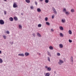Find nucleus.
Here are the masks:
<instances>
[{
    "label": "nucleus",
    "instance_id": "1",
    "mask_svg": "<svg viewBox=\"0 0 76 76\" xmlns=\"http://www.w3.org/2000/svg\"><path fill=\"white\" fill-rule=\"evenodd\" d=\"M52 10L53 12V13H54V14H55V15H57V12L56 11V9H55L54 7H52Z\"/></svg>",
    "mask_w": 76,
    "mask_h": 76
},
{
    "label": "nucleus",
    "instance_id": "2",
    "mask_svg": "<svg viewBox=\"0 0 76 76\" xmlns=\"http://www.w3.org/2000/svg\"><path fill=\"white\" fill-rule=\"evenodd\" d=\"M0 25H4V22L2 20H0Z\"/></svg>",
    "mask_w": 76,
    "mask_h": 76
},
{
    "label": "nucleus",
    "instance_id": "3",
    "mask_svg": "<svg viewBox=\"0 0 76 76\" xmlns=\"http://www.w3.org/2000/svg\"><path fill=\"white\" fill-rule=\"evenodd\" d=\"M64 63V61L62 60H60L59 62H58V64L59 65H61L62 63Z\"/></svg>",
    "mask_w": 76,
    "mask_h": 76
},
{
    "label": "nucleus",
    "instance_id": "4",
    "mask_svg": "<svg viewBox=\"0 0 76 76\" xmlns=\"http://www.w3.org/2000/svg\"><path fill=\"white\" fill-rule=\"evenodd\" d=\"M18 7V6H17V4H16V3H14L13 5V7H14V8H16V7Z\"/></svg>",
    "mask_w": 76,
    "mask_h": 76
},
{
    "label": "nucleus",
    "instance_id": "5",
    "mask_svg": "<svg viewBox=\"0 0 76 76\" xmlns=\"http://www.w3.org/2000/svg\"><path fill=\"white\" fill-rule=\"evenodd\" d=\"M45 67L46 68H47V70H48V71H50L51 70V68L50 67Z\"/></svg>",
    "mask_w": 76,
    "mask_h": 76
},
{
    "label": "nucleus",
    "instance_id": "6",
    "mask_svg": "<svg viewBox=\"0 0 76 76\" xmlns=\"http://www.w3.org/2000/svg\"><path fill=\"white\" fill-rule=\"evenodd\" d=\"M37 35L39 37H41V35L39 34V32L37 33Z\"/></svg>",
    "mask_w": 76,
    "mask_h": 76
},
{
    "label": "nucleus",
    "instance_id": "7",
    "mask_svg": "<svg viewBox=\"0 0 76 76\" xmlns=\"http://www.w3.org/2000/svg\"><path fill=\"white\" fill-rule=\"evenodd\" d=\"M19 56L21 57H24L25 56V55L23 53H21L19 54Z\"/></svg>",
    "mask_w": 76,
    "mask_h": 76
},
{
    "label": "nucleus",
    "instance_id": "8",
    "mask_svg": "<svg viewBox=\"0 0 76 76\" xmlns=\"http://www.w3.org/2000/svg\"><path fill=\"white\" fill-rule=\"evenodd\" d=\"M73 57L72 56L71 57V63L72 64H73Z\"/></svg>",
    "mask_w": 76,
    "mask_h": 76
},
{
    "label": "nucleus",
    "instance_id": "9",
    "mask_svg": "<svg viewBox=\"0 0 76 76\" xmlns=\"http://www.w3.org/2000/svg\"><path fill=\"white\" fill-rule=\"evenodd\" d=\"M25 54L26 56H28L29 55V53H28L26 52L25 53Z\"/></svg>",
    "mask_w": 76,
    "mask_h": 76
},
{
    "label": "nucleus",
    "instance_id": "10",
    "mask_svg": "<svg viewBox=\"0 0 76 76\" xmlns=\"http://www.w3.org/2000/svg\"><path fill=\"white\" fill-rule=\"evenodd\" d=\"M9 19L10 20V21H13V18L12 17H10L9 18Z\"/></svg>",
    "mask_w": 76,
    "mask_h": 76
},
{
    "label": "nucleus",
    "instance_id": "11",
    "mask_svg": "<svg viewBox=\"0 0 76 76\" xmlns=\"http://www.w3.org/2000/svg\"><path fill=\"white\" fill-rule=\"evenodd\" d=\"M59 28L60 29V30H61V31H63L64 29H63V27L60 26L59 27Z\"/></svg>",
    "mask_w": 76,
    "mask_h": 76
},
{
    "label": "nucleus",
    "instance_id": "12",
    "mask_svg": "<svg viewBox=\"0 0 76 76\" xmlns=\"http://www.w3.org/2000/svg\"><path fill=\"white\" fill-rule=\"evenodd\" d=\"M37 10L38 12H40L41 11V9L39 8H38Z\"/></svg>",
    "mask_w": 76,
    "mask_h": 76
},
{
    "label": "nucleus",
    "instance_id": "13",
    "mask_svg": "<svg viewBox=\"0 0 76 76\" xmlns=\"http://www.w3.org/2000/svg\"><path fill=\"white\" fill-rule=\"evenodd\" d=\"M63 45L62 44H59L60 48H63Z\"/></svg>",
    "mask_w": 76,
    "mask_h": 76
},
{
    "label": "nucleus",
    "instance_id": "14",
    "mask_svg": "<svg viewBox=\"0 0 76 76\" xmlns=\"http://www.w3.org/2000/svg\"><path fill=\"white\" fill-rule=\"evenodd\" d=\"M26 1L27 3H30V1L29 0H26Z\"/></svg>",
    "mask_w": 76,
    "mask_h": 76
},
{
    "label": "nucleus",
    "instance_id": "15",
    "mask_svg": "<svg viewBox=\"0 0 76 76\" xmlns=\"http://www.w3.org/2000/svg\"><path fill=\"white\" fill-rule=\"evenodd\" d=\"M49 49H50V50H53V47H52V46H50L49 47Z\"/></svg>",
    "mask_w": 76,
    "mask_h": 76
},
{
    "label": "nucleus",
    "instance_id": "16",
    "mask_svg": "<svg viewBox=\"0 0 76 76\" xmlns=\"http://www.w3.org/2000/svg\"><path fill=\"white\" fill-rule=\"evenodd\" d=\"M50 76V73H46L45 76Z\"/></svg>",
    "mask_w": 76,
    "mask_h": 76
},
{
    "label": "nucleus",
    "instance_id": "17",
    "mask_svg": "<svg viewBox=\"0 0 76 76\" xmlns=\"http://www.w3.org/2000/svg\"><path fill=\"white\" fill-rule=\"evenodd\" d=\"M46 25H50V23L48 22H46Z\"/></svg>",
    "mask_w": 76,
    "mask_h": 76
},
{
    "label": "nucleus",
    "instance_id": "18",
    "mask_svg": "<svg viewBox=\"0 0 76 76\" xmlns=\"http://www.w3.org/2000/svg\"><path fill=\"white\" fill-rule=\"evenodd\" d=\"M60 37H63L64 36L63 34L61 33H60Z\"/></svg>",
    "mask_w": 76,
    "mask_h": 76
},
{
    "label": "nucleus",
    "instance_id": "19",
    "mask_svg": "<svg viewBox=\"0 0 76 76\" xmlns=\"http://www.w3.org/2000/svg\"><path fill=\"white\" fill-rule=\"evenodd\" d=\"M48 54L49 56H50V57H51V54H50V53L49 52H48Z\"/></svg>",
    "mask_w": 76,
    "mask_h": 76
},
{
    "label": "nucleus",
    "instance_id": "20",
    "mask_svg": "<svg viewBox=\"0 0 76 76\" xmlns=\"http://www.w3.org/2000/svg\"><path fill=\"white\" fill-rule=\"evenodd\" d=\"M41 26H42V25L41 24H39L38 25V26L39 28H40V27H41Z\"/></svg>",
    "mask_w": 76,
    "mask_h": 76
},
{
    "label": "nucleus",
    "instance_id": "21",
    "mask_svg": "<svg viewBox=\"0 0 76 76\" xmlns=\"http://www.w3.org/2000/svg\"><path fill=\"white\" fill-rule=\"evenodd\" d=\"M19 29H22V26L19 25Z\"/></svg>",
    "mask_w": 76,
    "mask_h": 76
},
{
    "label": "nucleus",
    "instance_id": "22",
    "mask_svg": "<svg viewBox=\"0 0 76 76\" xmlns=\"http://www.w3.org/2000/svg\"><path fill=\"white\" fill-rule=\"evenodd\" d=\"M49 2V0H45V2L46 3H48Z\"/></svg>",
    "mask_w": 76,
    "mask_h": 76
},
{
    "label": "nucleus",
    "instance_id": "23",
    "mask_svg": "<svg viewBox=\"0 0 76 76\" xmlns=\"http://www.w3.org/2000/svg\"><path fill=\"white\" fill-rule=\"evenodd\" d=\"M14 19L15 20H18V18H17L16 17H14Z\"/></svg>",
    "mask_w": 76,
    "mask_h": 76
},
{
    "label": "nucleus",
    "instance_id": "24",
    "mask_svg": "<svg viewBox=\"0 0 76 76\" xmlns=\"http://www.w3.org/2000/svg\"><path fill=\"white\" fill-rule=\"evenodd\" d=\"M4 39H6V36L5 35H3L2 36Z\"/></svg>",
    "mask_w": 76,
    "mask_h": 76
},
{
    "label": "nucleus",
    "instance_id": "25",
    "mask_svg": "<svg viewBox=\"0 0 76 76\" xmlns=\"http://www.w3.org/2000/svg\"><path fill=\"white\" fill-rule=\"evenodd\" d=\"M3 63V60L1 58H0V63Z\"/></svg>",
    "mask_w": 76,
    "mask_h": 76
},
{
    "label": "nucleus",
    "instance_id": "26",
    "mask_svg": "<svg viewBox=\"0 0 76 76\" xmlns=\"http://www.w3.org/2000/svg\"><path fill=\"white\" fill-rule=\"evenodd\" d=\"M63 12H64L65 13L66 12V8H64L63 9Z\"/></svg>",
    "mask_w": 76,
    "mask_h": 76
},
{
    "label": "nucleus",
    "instance_id": "27",
    "mask_svg": "<svg viewBox=\"0 0 76 76\" xmlns=\"http://www.w3.org/2000/svg\"><path fill=\"white\" fill-rule=\"evenodd\" d=\"M65 14L66 15H69V12H65Z\"/></svg>",
    "mask_w": 76,
    "mask_h": 76
},
{
    "label": "nucleus",
    "instance_id": "28",
    "mask_svg": "<svg viewBox=\"0 0 76 76\" xmlns=\"http://www.w3.org/2000/svg\"><path fill=\"white\" fill-rule=\"evenodd\" d=\"M69 34H72V31H71V30H69Z\"/></svg>",
    "mask_w": 76,
    "mask_h": 76
},
{
    "label": "nucleus",
    "instance_id": "29",
    "mask_svg": "<svg viewBox=\"0 0 76 76\" xmlns=\"http://www.w3.org/2000/svg\"><path fill=\"white\" fill-rule=\"evenodd\" d=\"M61 21L63 23H64L65 22V20L64 19H62Z\"/></svg>",
    "mask_w": 76,
    "mask_h": 76
},
{
    "label": "nucleus",
    "instance_id": "30",
    "mask_svg": "<svg viewBox=\"0 0 76 76\" xmlns=\"http://www.w3.org/2000/svg\"><path fill=\"white\" fill-rule=\"evenodd\" d=\"M6 33L7 34H10V32L8 31H7Z\"/></svg>",
    "mask_w": 76,
    "mask_h": 76
},
{
    "label": "nucleus",
    "instance_id": "31",
    "mask_svg": "<svg viewBox=\"0 0 76 76\" xmlns=\"http://www.w3.org/2000/svg\"><path fill=\"white\" fill-rule=\"evenodd\" d=\"M48 61H50V58L49 57H48Z\"/></svg>",
    "mask_w": 76,
    "mask_h": 76
},
{
    "label": "nucleus",
    "instance_id": "32",
    "mask_svg": "<svg viewBox=\"0 0 76 76\" xmlns=\"http://www.w3.org/2000/svg\"><path fill=\"white\" fill-rule=\"evenodd\" d=\"M34 3H35L36 6H37V4H38V3H37V2L36 1H35L34 2Z\"/></svg>",
    "mask_w": 76,
    "mask_h": 76
},
{
    "label": "nucleus",
    "instance_id": "33",
    "mask_svg": "<svg viewBox=\"0 0 76 76\" xmlns=\"http://www.w3.org/2000/svg\"><path fill=\"white\" fill-rule=\"evenodd\" d=\"M58 56H60V53H58L57 54Z\"/></svg>",
    "mask_w": 76,
    "mask_h": 76
},
{
    "label": "nucleus",
    "instance_id": "34",
    "mask_svg": "<svg viewBox=\"0 0 76 76\" xmlns=\"http://www.w3.org/2000/svg\"><path fill=\"white\" fill-rule=\"evenodd\" d=\"M4 15H6V14H7V13L6 12V11H4Z\"/></svg>",
    "mask_w": 76,
    "mask_h": 76
},
{
    "label": "nucleus",
    "instance_id": "35",
    "mask_svg": "<svg viewBox=\"0 0 76 76\" xmlns=\"http://www.w3.org/2000/svg\"><path fill=\"white\" fill-rule=\"evenodd\" d=\"M45 20L46 21H47V20H48V18L47 17L46 18Z\"/></svg>",
    "mask_w": 76,
    "mask_h": 76
},
{
    "label": "nucleus",
    "instance_id": "36",
    "mask_svg": "<svg viewBox=\"0 0 76 76\" xmlns=\"http://www.w3.org/2000/svg\"><path fill=\"white\" fill-rule=\"evenodd\" d=\"M32 35L34 36V37H35V33H33Z\"/></svg>",
    "mask_w": 76,
    "mask_h": 76
},
{
    "label": "nucleus",
    "instance_id": "37",
    "mask_svg": "<svg viewBox=\"0 0 76 76\" xmlns=\"http://www.w3.org/2000/svg\"><path fill=\"white\" fill-rule=\"evenodd\" d=\"M69 42L70 43L72 42V40L70 39H69Z\"/></svg>",
    "mask_w": 76,
    "mask_h": 76
},
{
    "label": "nucleus",
    "instance_id": "38",
    "mask_svg": "<svg viewBox=\"0 0 76 76\" xmlns=\"http://www.w3.org/2000/svg\"><path fill=\"white\" fill-rule=\"evenodd\" d=\"M71 12H74V9H72L71 10Z\"/></svg>",
    "mask_w": 76,
    "mask_h": 76
},
{
    "label": "nucleus",
    "instance_id": "39",
    "mask_svg": "<svg viewBox=\"0 0 76 76\" xmlns=\"http://www.w3.org/2000/svg\"><path fill=\"white\" fill-rule=\"evenodd\" d=\"M52 18L53 19L54 18V15H52Z\"/></svg>",
    "mask_w": 76,
    "mask_h": 76
},
{
    "label": "nucleus",
    "instance_id": "40",
    "mask_svg": "<svg viewBox=\"0 0 76 76\" xmlns=\"http://www.w3.org/2000/svg\"><path fill=\"white\" fill-rule=\"evenodd\" d=\"M31 9H33V7L32 6L31 7Z\"/></svg>",
    "mask_w": 76,
    "mask_h": 76
},
{
    "label": "nucleus",
    "instance_id": "41",
    "mask_svg": "<svg viewBox=\"0 0 76 76\" xmlns=\"http://www.w3.org/2000/svg\"><path fill=\"white\" fill-rule=\"evenodd\" d=\"M51 31H54V30H53V29H51Z\"/></svg>",
    "mask_w": 76,
    "mask_h": 76
},
{
    "label": "nucleus",
    "instance_id": "42",
    "mask_svg": "<svg viewBox=\"0 0 76 76\" xmlns=\"http://www.w3.org/2000/svg\"><path fill=\"white\" fill-rule=\"evenodd\" d=\"M1 53V50H0V54Z\"/></svg>",
    "mask_w": 76,
    "mask_h": 76
},
{
    "label": "nucleus",
    "instance_id": "43",
    "mask_svg": "<svg viewBox=\"0 0 76 76\" xmlns=\"http://www.w3.org/2000/svg\"><path fill=\"white\" fill-rule=\"evenodd\" d=\"M39 55L40 56L41 55V53H39Z\"/></svg>",
    "mask_w": 76,
    "mask_h": 76
},
{
    "label": "nucleus",
    "instance_id": "44",
    "mask_svg": "<svg viewBox=\"0 0 76 76\" xmlns=\"http://www.w3.org/2000/svg\"><path fill=\"white\" fill-rule=\"evenodd\" d=\"M21 15H23V13H21Z\"/></svg>",
    "mask_w": 76,
    "mask_h": 76
},
{
    "label": "nucleus",
    "instance_id": "45",
    "mask_svg": "<svg viewBox=\"0 0 76 76\" xmlns=\"http://www.w3.org/2000/svg\"><path fill=\"white\" fill-rule=\"evenodd\" d=\"M13 44V42H12L11 44H12V45Z\"/></svg>",
    "mask_w": 76,
    "mask_h": 76
},
{
    "label": "nucleus",
    "instance_id": "46",
    "mask_svg": "<svg viewBox=\"0 0 76 76\" xmlns=\"http://www.w3.org/2000/svg\"><path fill=\"white\" fill-rule=\"evenodd\" d=\"M40 1H43V0H40Z\"/></svg>",
    "mask_w": 76,
    "mask_h": 76
},
{
    "label": "nucleus",
    "instance_id": "47",
    "mask_svg": "<svg viewBox=\"0 0 76 76\" xmlns=\"http://www.w3.org/2000/svg\"><path fill=\"white\" fill-rule=\"evenodd\" d=\"M4 0V1H7V0Z\"/></svg>",
    "mask_w": 76,
    "mask_h": 76
},
{
    "label": "nucleus",
    "instance_id": "48",
    "mask_svg": "<svg viewBox=\"0 0 76 76\" xmlns=\"http://www.w3.org/2000/svg\"><path fill=\"white\" fill-rule=\"evenodd\" d=\"M18 56H19V54H18Z\"/></svg>",
    "mask_w": 76,
    "mask_h": 76
},
{
    "label": "nucleus",
    "instance_id": "49",
    "mask_svg": "<svg viewBox=\"0 0 76 76\" xmlns=\"http://www.w3.org/2000/svg\"><path fill=\"white\" fill-rule=\"evenodd\" d=\"M45 67H47V66H45Z\"/></svg>",
    "mask_w": 76,
    "mask_h": 76
}]
</instances>
